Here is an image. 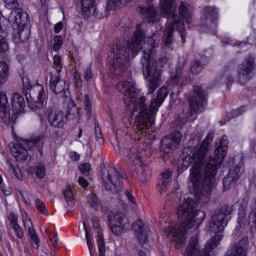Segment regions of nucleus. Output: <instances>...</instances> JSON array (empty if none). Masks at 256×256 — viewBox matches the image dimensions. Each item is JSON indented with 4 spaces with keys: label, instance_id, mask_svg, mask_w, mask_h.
<instances>
[{
    "label": "nucleus",
    "instance_id": "nucleus-1",
    "mask_svg": "<svg viewBox=\"0 0 256 256\" xmlns=\"http://www.w3.org/2000/svg\"><path fill=\"white\" fill-rule=\"evenodd\" d=\"M213 141V134L209 133L200 147L193 149L187 148L180 160L178 166L179 173L190 168L188 178V189L194 195H209L213 189V182L217 175V169L221 167V163L227 157V149L229 147V139L223 136L214 152L216 158L207 159L209 153V144Z\"/></svg>",
    "mask_w": 256,
    "mask_h": 256
},
{
    "label": "nucleus",
    "instance_id": "nucleus-2",
    "mask_svg": "<svg viewBox=\"0 0 256 256\" xmlns=\"http://www.w3.org/2000/svg\"><path fill=\"white\" fill-rule=\"evenodd\" d=\"M117 89L124 95V103L128 107H133L132 116L135 117V125L141 135L147 137L149 135V127L155 123V115L159 111V107L169 95V89L162 87L157 92V97L150 102V108L145 105V98L141 95V91L135 88V82L129 80L127 82H119Z\"/></svg>",
    "mask_w": 256,
    "mask_h": 256
},
{
    "label": "nucleus",
    "instance_id": "nucleus-3",
    "mask_svg": "<svg viewBox=\"0 0 256 256\" xmlns=\"http://www.w3.org/2000/svg\"><path fill=\"white\" fill-rule=\"evenodd\" d=\"M195 207H197V202L190 196H184L177 212L181 227L170 226L166 229V237L175 243L176 249H180L181 245L185 243V231L189 229L197 230L205 221V212L201 210L194 211Z\"/></svg>",
    "mask_w": 256,
    "mask_h": 256
},
{
    "label": "nucleus",
    "instance_id": "nucleus-4",
    "mask_svg": "<svg viewBox=\"0 0 256 256\" xmlns=\"http://www.w3.org/2000/svg\"><path fill=\"white\" fill-rule=\"evenodd\" d=\"M175 9H177L175 0H160V11L167 18L164 31V45L166 47L173 43L175 28L180 33L182 41H185V25H189L193 19L194 8L191 4L181 2L178 7V16L175 14Z\"/></svg>",
    "mask_w": 256,
    "mask_h": 256
},
{
    "label": "nucleus",
    "instance_id": "nucleus-5",
    "mask_svg": "<svg viewBox=\"0 0 256 256\" xmlns=\"http://www.w3.org/2000/svg\"><path fill=\"white\" fill-rule=\"evenodd\" d=\"M141 43H143V31L141 25H137L136 32L132 38L131 43H118L111 49L110 58L112 70L115 75H121L127 68L129 60L133 59L139 51H141Z\"/></svg>",
    "mask_w": 256,
    "mask_h": 256
},
{
    "label": "nucleus",
    "instance_id": "nucleus-6",
    "mask_svg": "<svg viewBox=\"0 0 256 256\" xmlns=\"http://www.w3.org/2000/svg\"><path fill=\"white\" fill-rule=\"evenodd\" d=\"M143 57L141 59L143 75L146 79V87L148 89V94L153 95L157 90V87L161 85V66L159 63H153L151 55H153V49H155V40L153 38H148L147 42L144 43Z\"/></svg>",
    "mask_w": 256,
    "mask_h": 256
},
{
    "label": "nucleus",
    "instance_id": "nucleus-7",
    "mask_svg": "<svg viewBox=\"0 0 256 256\" xmlns=\"http://www.w3.org/2000/svg\"><path fill=\"white\" fill-rule=\"evenodd\" d=\"M229 215H231V209L222 208L220 212L212 215L209 223L207 224L205 231L208 235H215L206 244V251H213L221 243L223 239V230L225 225L229 221Z\"/></svg>",
    "mask_w": 256,
    "mask_h": 256
},
{
    "label": "nucleus",
    "instance_id": "nucleus-8",
    "mask_svg": "<svg viewBox=\"0 0 256 256\" xmlns=\"http://www.w3.org/2000/svg\"><path fill=\"white\" fill-rule=\"evenodd\" d=\"M102 179L104 181L105 188L108 191H115L123 187L121 179H125V173L123 170L117 171V169L113 167L103 168Z\"/></svg>",
    "mask_w": 256,
    "mask_h": 256
},
{
    "label": "nucleus",
    "instance_id": "nucleus-9",
    "mask_svg": "<svg viewBox=\"0 0 256 256\" xmlns=\"http://www.w3.org/2000/svg\"><path fill=\"white\" fill-rule=\"evenodd\" d=\"M43 141V136H37L33 138L32 141L28 140H21L20 142H16L10 146V152L13 158L16 159V161H26L29 153L27 152V149L31 147V143L37 144L41 143Z\"/></svg>",
    "mask_w": 256,
    "mask_h": 256
},
{
    "label": "nucleus",
    "instance_id": "nucleus-10",
    "mask_svg": "<svg viewBox=\"0 0 256 256\" xmlns=\"http://www.w3.org/2000/svg\"><path fill=\"white\" fill-rule=\"evenodd\" d=\"M110 229L113 235H123L129 229V219L121 212H116L110 215Z\"/></svg>",
    "mask_w": 256,
    "mask_h": 256
},
{
    "label": "nucleus",
    "instance_id": "nucleus-11",
    "mask_svg": "<svg viewBox=\"0 0 256 256\" xmlns=\"http://www.w3.org/2000/svg\"><path fill=\"white\" fill-rule=\"evenodd\" d=\"M28 17L27 12L23 11L21 8H18L16 10H12L8 17V22L14 31L21 33L23 29H25V25H27Z\"/></svg>",
    "mask_w": 256,
    "mask_h": 256
},
{
    "label": "nucleus",
    "instance_id": "nucleus-12",
    "mask_svg": "<svg viewBox=\"0 0 256 256\" xmlns=\"http://www.w3.org/2000/svg\"><path fill=\"white\" fill-rule=\"evenodd\" d=\"M44 115L48 119L51 127H55L56 129H63V127H65V123L67 122V115H65V112L48 108Z\"/></svg>",
    "mask_w": 256,
    "mask_h": 256
},
{
    "label": "nucleus",
    "instance_id": "nucleus-13",
    "mask_svg": "<svg viewBox=\"0 0 256 256\" xmlns=\"http://www.w3.org/2000/svg\"><path fill=\"white\" fill-rule=\"evenodd\" d=\"M255 69V60L253 57L245 60L238 68V81L241 85H245L247 81L253 77V70Z\"/></svg>",
    "mask_w": 256,
    "mask_h": 256
},
{
    "label": "nucleus",
    "instance_id": "nucleus-14",
    "mask_svg": "<svg viewBox=\"0 0 256 256\" xmlns=\"http://www.w3.org/2000/svg\"><path fill=\"white\" fill-rule=\"evenodd\" d=\"M128 157L130 159V163H133V166H132L133 171H136L138 175L145 177V175L149 173V167L146 166L145 162H143V160L141 159V156L139 155V153L135 148L130 150Z\"/></svg>",
    "mask_w": 256,
    "mask_h": 256
},
{
    "label": "nucleus",
    "instance_id": "nucleus-15",
    "mask_svg": "<svg viewBox=\"0 0 256 256\" xmlns=\"http://www.w3.org/2000/svg\"><path fill=\"white\" fill-rule=\"evenodd\" d=\"M181 132L179 131H174L170 134L168 137H164L162 139V151L164 153H171L173 149H177L179 143H181Z\"/></svg>",
    "mask_w": 256,
    "mask_h": 256
},
{
    "label": "nucleus",
    "instance_id": "nucleus-16",
    "mask_svg": "<svg viewBox=\"0 0 256 256\" xmlns=\"http://www.w3.org/2000/svg\"><path fill=\"white\" fill-rule=\"evenodd\" d=\"M22 221L24 223V229L28 231V235H30L31 243L34 249H39V236H37V232H35V229L33 228V222H31V219H29V216H27V213H22Z\"/></svg>",
    "mask_w": 256,
    "mask_h": 256
},
{
    "label": "nucleus",
    "instance_id": "nucleus-17",
    "mask_svg": "<svg viewBox=\"0 0 256 256\" xmlns=\"http://www.w3.org/2000/svg\"><path fill=\"white\" fill-rule=\"evenodd\" d=\"M191 111H198L199 107L205 103V93L201 87H194L193 96L189 100Z\"/></svg>",
    "mask_w": 256,
    "mask_h": 256
},
{
    "label": "nucleus",
    "instance_id": "nucleus-18",
    "mask_svg": "<svg viewBox=\"0 0 256 256\" xmlns=\"http://www.w3.org/2000/svg\"><path fill=\"white\" fill-rule=\"evenodd\" d=\"M49 87L53 93L59 95V93H63L67 87V83L65 80H61V75L59 72L57 74H51Z\"/></svg>",
    "mask_w": 256,
    "mask_h": 256
},
{
    "label": "nucleus",
    "instance_id": "nucleus-19",
    "mask_svg": "<svg viewBox=\"0 0 256 256\" xmlns=\"http://www.w3.org/2000/svg\"><path fill=\"white\" fill-rule=\"evenodd\" d=\"M243 173V167L240 165L236 166L234 169L229 171V175L226 176L223 180L224 189H231V186L234 185L235 181L241 177Z\"/></svg>",
    "mask_w": 256,
    "mask_h": 256
},
{
    "label": "nucleus",
    "instance_id": "nucleus-20",
    "mask_svg": "<svg viewBox=\"0 0 256 256\" xmlns=\"http://www.w3.org/2000/svg\"><path fill=\"white\" fill-rule=\"evenodd\" d=\"M81 11L83 17H96L97 2L95 0H81Z\"/></svg>",
    "mask_w": 256,
    "mask_h": 256
},
{
    "label": "nucleus",
    "instance_id": "nucleus-21",
    "mask_svg": "<svg viewBox=\"0 0 256 256\" xmlns=\"http://www.w3.org/2000/svg\"><path fill=\"white\" fill-rule=\"evenodd\" d=\"M11 103L12 111L15 115H21V113H24L26 107L25 97L21 96L19 93H14L11 97Z\"/></svg>",
    "mask_w": 256,
    "mask_h": 256
},
{
    "label": "nucleus",
    "instance_id": "nucleus-22",
    "mask_svg": "<svg viewBox=\"0 0 256 256\" xmlns=\"http://www.w3.org/2000/svg\"><path fill=\"white\" fill-rule=\"evenodd\" d=\"M132 231L140 244L147 242V231H145V224L142 220H138L133 223Z\"/></svg>",
    "mask_w": 256,
    "mask_h": 256
},
{
    "label": "nucleus",
    "instance_id": "nucleus-23",
    "mask_svg": "<svg viewBox=\"0 0 256 256\" xmlns=\"http://www.w3.org/2000/svg\"><path fill=\"white\" fill-rule=\"evenodd\" d=\"M0 117L3 121H9L11 117L9 98L5 92H0Z\"/></svg>",
    "mask_w": 256,
    "mask_h": 256
},
{
    "label": "nucleus",
    "instance_id": "nucleus-24",
    "mask_svg": "<svg viewBox=\"0 0 256 256\" xmlns=\"http://www.w3.org/2000/svg\"><path fill=\"white\" fill-rule=\"evenodd\" d=\"M35 91H37V101L35 103H32L31 101H28L29 106L31 109H43L46 95H45V88L42 85L35 86Z\"/></svg>",
    "mask_w": 256,
    "mask_h": 256
},
{
    "label": "nucleus",
    "instance_id": "nucleus-25",
    "mask_svg": "<svg viewBox=\"0 0 256 256\" xmlns=\"http://www.w3.org/2000/svg\"><path fill=\"white\" fill-rule=\"evenodd\" d=\"M247 245V238L242 239L227 252V256H247Z\"/></svg>",
    "mask_w": 256,
    "mask_h": 256
},
{
    "label": "nucleus",
    "instance_id": "nucleus-26",
    "mask_svg": "<svg viewBox=\"0 0 256 256\" xmlns=\"http://www.w3.org/2000/svg\"><path fill=\"white\" fill-rule=\"evenodd\" d=\"M8 221L10 222L11 228L15 232L16 237H18V239H23V228H21L18 223L19 217L17 216V214L11 212L8 216Z\"/></svg>",
    "mask_w": 256,
    "mask_h": 256
},
{
    "label": "nucleus",
    "instance_id": "nucleus-27",
    "mask_svg": "<svg viewBox=\"0 0 256 256\" xmlns=\"http://www.w3.org/2000/svg\"><path fill=\"white\" fill-rule=\"evenodd\" d=\"M216 19H217V9L215 7L204 8L201 16V22L204 25H207V23H214Z\"/></svg>",
    "mask_w": 256,
    "mask_h": 256
},
{
    "label": "nucleus",
    "instance_id": "nucleus-28",
    "mask_svg": "<svg viewBox=\"0 0 256 256\" xmlns=\"http://www.w3.org/2000/svg\"><path fill=\"white\" fill-rule=\"evenodd\" d=\"M171 175L173 174L169 170L162 173V177L158 183L160 193H165V191L169 189V186L171 185Z\"/></svg>",
    "mask_w": 256,
    "mask_h": 256
},
{
    "label": "nucleus",
    "instance_id": "nucleus-29",
    "mask_svg": "<svg viewBox=\"0 0 256 256\" xmlns=\"http://www.w3.org/2000/svg\"><path fill=\"white\" fill-rule=\"evenodd\" d=\"M64 199L70 207L75 205V195L73 194V188H71L70 184H67L64 188Z\"/></svg>",
    "mask_w": 256,
    "mask_h": 256
},
{
    "label": "nucleus",
    "instance_id": "nucleus-30",
    "mask_svg": "<svg viewBox=\"0 0 256 256\" xmlns=\"http://www.w3.org/2000/svg\"><path fill=\"white\" fill-rule=\"evenodd\" d=\"M141 14L143 15L144 19H147L150 23H154L155 17H157V12L153 6L149 8H141Z\"/></svg>",
    "mask_w": 256,
    "mask_h": 256
},
{
    "label": "nucleus",
    "instance_id": "nucleus-31",
    "mask_svg": "<svg viewBox=\"0 0 256 256\" xmlns=\"http://www.w3.org/2000/svg\"><path fill=\"white\" fill-rule=\"evenodd\" d=\"M131 0H109L107 2V11H111L113 9H117V7H125L127 3H130Z\"/></svg>",
    "mask_w": 256,
    "mask_h": 256
},
{
    "label": "nucleus",
    "instance_id": "nucleus-32",
    "mask_svg": "<svg viewBox=\"0 0 256 256\" xmlns=\"http://www.w3.org/2000/svg\"><path fill=\"white\" fill-rule=\"evenodd\" d=\"M126 199L128 203H124L125 209H135L137 207V200H135V197L129 190H126L125 192Z\"/></svg>",
    "mask_w": 256,
    "mask_h": 256
},
{
    "label": "nucleus",
    "instance_id": "nucleus-33",
    "mask_svg": "<svg viewBox=\"0 0 256 256\" xmlns=\"http://www.w3.org/2000/svg\"><path fill=\"white\" fill-rule=\"evenodd\" d=\"M9 77V65L5 62H0V83H5Z\"/></svg>",
    "mask_w": 256,
    "mask_h": 256
},
{
    "label": "nucleus",
    "instance_id": "nucleus-34",
    "mask_svg": "<svg viewBox=\"0 0 256 256\" xmlns=\"http://www.w3.org/2000/svg\"><path fill=\"white\" fill-rule=\"evenodd\" d=\"M83 227L85 230L86 241H87L90 256H93V249L95 248V245H93V239L91 237V234H89V230H87V225L85 223H83Z\"/></svg>",
    "mask_w": 256,
    "mask_h": 256
},
{
    "label": "nucleus",
    "instance_id": "nucleus-35",
    "mask_svg": "<svg viewBox=\"0 0 256 256\" xmlns=\"http://www.w3.org/2000/svg\"><path fill=\"white\" fill-rule=\"evenodd\" d=\"M35 206L37 207L38 211L42 213V215L49 216V213L47 212V207L45 206V203L42 202L41 199L37 198L35 200Z\"/></svg>",
    "mask_w": 256,
    "mask_h": 256
},
{
    "label": "nucleus",
    "instance_id": "nucleus-36",
    "mask_svg": "<svg viewBox=\"0 0 256 256\" xmlns=\"http://www.w3.org/2000/svg\"><path fill=\"white\" fill-rule=\"evenodd\" d=\"M6 51H9V42L7 38L0 35V53H6Z\"/></svg>",
    "mask_w": 256,
    "mask_h": 256
},
{
    "label": "nucleus",
    "instance_id": "nucleus-37",
    "mask_svg": "<svg viewBox=\"0 0 256 256\" xmlns=\"http://www.w3.org/2000/svg\"><path fill=\"white\" fill-rule=\"evenodd\" d=\"M7 9H12L13 11L19 9V2L17 0H4Z\"/></svg>",
    "mask_w": 256,
    "mask_h": 256
},
{
    "label": "nucleus",
    "instance_id": "nucleus-38",
    "mask_svg": "<svg viewBox=\"0 0 256 256\" xmlns=\"http://www.w3.org/2000/svg\"><path fill=\"white\" fill-rule=\"evenodd\" d=\"M67 115H73L74 117H79V108L75 106V103L71 102L67 110Z\"/></svg>",
    "mask_w": 256,
    "mask_h": 256
},
{
    "label": "nucleus",
    "instance_id": "nucleus-39",
    "mask_svg": "<svg viewBox=\"0 0 256 256\" xmlns=\"http://www.w3.org/2000/svg\"><path fill=\"white\" fill-rule=\"evenodd\" d=\"M97 243H98L99 255L105 256V242L103 241V238L101 237V235H98Z\"/></svg>",
    "mask_w": 256,
    "mask_h": 256
},
{
    "label": "nucleus",
    "instance_id": "nucleus-40",
    "mask_svg": "<svg viewBox=\"0 0 256 256\" xmlns=\"http://www.w3.org/2000/svg\"><path fill=\"white\" fill-rule=\"evenodd\" d=\"M61 45H63V37L55 36L54 44H53V51H59V49H61Z\"/></svg>",
    "mask_w": 256,
    "mask_h": 256
},
{
    "label": "nucleus",
    "instance_id": "nucleus-41",
    "mask_svg": "<svg viewBox=\"0 0 256 256\" xmlns=\"http://www.w3.org/2000/svg\"><path fill=\"white\" fill-rule=\"evenodd\" d=\"M53 61H54V68L58 73L63 69V65H61V56L59 55H54L53 56Z\"/></svg>",
    "mask_w": 256,
    "mask_h": 256
},
{
    "label": "nucleus",
    "instance_id": "nucleus-42",
    "mask_svg": "<svg viewBox=\"0 0 256 256\" xmlns=\"http://www.w3.org/2000/svg\"><path fill=\"white\" fill-rule=\"evenodd\" d=\"M245 215H246L245 206L240 207L239 211H238V223H239V225H243V223H245Z\"/></svg>",
    "mask_w": 256,
    "mask_h": 256
},
{
    "label": "nucleus",
    "instance_id": "nucleus-43",
    "mask_svg": "<svg viewBox=\"0 0 256 256\" xmlns=\"http://www.w3.org/2000/svg\"><path fill=\"white\" fill-rule=\"evenodd\" d=\"M201 71H203V66H201V64L198 61L194 62V64L191 66V72L194 75H197L201 73Z\"/></svg>",
    "mask_w": 256,
    "mask_h": 256
},
{
    "label": "nucleus",
    "instance_id": "nucleus-44",
    "mask_svg": "<svg viewBox=\"0 0 256 256\" xmlns=\"http://www.w3.org/2000/svg\"><path fill=\"white\" fill-rule=\"evenodd\" d=\"M84 104H85L86 113H88L89 115V113H91L92 104H91V98L87 94L84 96Z\"/></svg>",
    "mask_w": 256,
    "mask_h": 256
},
{
    "label": "nucleus",
    "instance_id": "nucleus-45",
    "mask_svg": "<svg viewBox=\"0 0 256 256\" xmlns=\"http://www.w3.org/2000/svg\"><path fill=\"white\" fill-rule=\"evenodd\" d=\"M82 175H89V172L91 171V164L90 163H84L80 165L79 167Z\"/></svg>",
    "mask_w": 256,
    "mask_h": 256
},
{
    "label": "nucleus",
    "instance_id": "nucleus-46",
    "mask_svg": "<svg viewBox=\"0 0 256 256\" xmlns=\"http://www.w3.org/2000/svg\"><path fill=\"white\" fill-rule=\"evenodd\" d=\"M36 175L40 179H43V177H45V166H38V167H36Z\"/></svg>",
    "mask_w": 256,
    "mask_h": 256
},
{
    "label": "nucleus",
    "instance_id": "nucleus-47",
    "mask_svg": "<svg viewBox=\"0 0 256 256\" xmlns=\"http://www.w3.org/2000/svg\"><path fill=\"white\" fill-rule=\"evenodd\" d=\"M78 183L81 187H83V189L89 187V181H87V179H85L84 177H80L78 179Z\"/></svg>",
    "mask_w": 256,
    "mask_h": 256
},
{
    "label": "nucleus",
    "instance_id": "nucleus-48",
    "mask_svg": "<svg viewBox=\"0 0 256 256\" xmlns=\"http://www.w3.org/2000/svg\"><path fill=\"white\" fill-rule=\"evenodd\" d=\"M12 171H13L15 177H16L19 181H21V179H22L21 170H20L19 168L15 167V166H12Z\"/></svg>",
    "mask_w": 256,
    "mask_h": 256
},
{
    "label": "nucleus",
    "instance_id": "nucleus-49",
    "mask_svg": "<svg viewBox=\"0 0 256 256\" xmlns=\"http://www.w3.org/2000/svg\"><path fill=\"white\" fill-rule=\"evenodd\" d=\"M2 191L4 193V195H11L13 193V189H11V187L9 186H2Z\"/></svg>",
    "mask_w": 256,
    "mask_h": 256
},
{
    "label": "nucleus",
    "instance_id": "nucleus-50",
    "mask_svg": "<svg viewBox=\"0 0 256 256\" xmlns=\"http://www.w3.org/2000/svg\"><path fill=\"white\" fill-rule=\"evenodd\" d=\"M85 79L86 81H91V79H93V72L91 71V69L86 70Z\"/></svg>",
    "mask_w": 256,
    "mask_h": 256
},
{
    "label": "nucleus",
    "instance_id": "nucleus-51",
    "mask_svg": "<svg viewBox=\"0 0 256 256\" xmlns=\"http://www.w3.org/2000/svg\"><path fill=\"white\" fill-rule=\"evenodd\" d=\"M63 29V22H58L55 27L54 31L55 33H61V30Z\"/></svg>",
    "mask_w": 256,
    "mask_h": 256
},
{
    "label": "nucleus",
    "instance_id": "nucleus-52",
    "mask_svg": "<svg viewBox=\"0 0 256 256\" xmlns=\"http://www.w3.org/2000/svg\"><path fill=\"white\" fill-rule=\"evenodd\" d=\"M88 203H90V205L92 206L97 205V198L95 197V195H92L88 198Z\"/></svg>",
    "mask_w": 256,
    "mask_h": 256
},
{
    "label": "nucleus",
    "instance_id": "nucleus-53",
    "mask_svg": "<svg viewBox=\"0 0 256 256\" xmlns=\"http://www.w3.org/2000/svg\"><path fill=\"white\" fill-rule=\"evenodd\" d=\"M70 157H71V159H73L74 161H79V158H80V156H79V154H78L77 152H72V153L70 154Z\"/></svg>",
    "mask_w": 256,
    "mask_h": 256
},
{
    "label": "nucleus",
    "instance_id": "nucleus-54",
    "mask_svg": "<svg viewBox=\"0 0 256 256\" xmlns=\"http://www.w3.org/2000/svg\"><path fill=\"white\" fill-rule=\"evenodd\" d=\"M96 139L99 143H103V134H101V132L96 133Z\"/></svg>",
    "mask_w": 256,
    "mask_h": 256
},
{
    "label": "nucleus",
    "instance_id": "nucleus-55",
    "mask_svg": "<svg viewBox=\"0 0 256 256\" xmlns=\"http://www.w3.org/2000/svg\"><path fill=\"white\" fill-rule=\"evenodd\" d=\"M75 87H77L78 89H80V87H83V82L81 80H77L75 82Z\"/></svg>",
    "mask_w": 256,
    "mask_h": 256
},
{
    "label": "nucleus",
    "instance_id": "nucleus-56",
    "mask_svg": "<svg viewBox=\"0 0 256 256\" xmlns=\"http://www.w3.org/2000/svg\"><path fill=\"white\" fill-rule=\"evenodd\" d=\"M138 255H139V256H149V253H147V252H145V251H143V250H140V251L138 252Z\"/></svg>",
    "mask_w": 256,
    "mask_h": 256
},
{
    "label": "nucleus",
    "instance_id": "nucleus-57",
    "mask_svg": "<svg viewBox=\"0 0 256 256\" xmlns=\"http://www.w3.org/2000/svg\"><path fill=\"white\" fill-rule=\"evenodd\" d=\"M81 137H83V131L80 130V132L78 134V138L81 139Z\"/></svg>",
    "mask_w": 256,
    "mask_h": 256
},
{
    "label": "nucleus",
    "instance_id": "nucleus-58",
    "mask_svg": "<svg viewBox=\"0 0 256 256\" xmlns=\"http://www.w3.org/2000/svg\"><path fill=\"white\" fill-rule=\"evenodd\" d=\"M40 2H41V5H46L47 0H40Z\"/></svg>",
    "mask_w": 256,
    "mask_h": 256
},
{
    "label": "nucleus",
    "instance_id": "nucleus-59",
    "mask_svg": "<svg viewBox=\"0 0 256 256\" xmlns=\"http://www.w3.org/2000/svg\"><path fill=\"white\" fill-rule=\"evenodd\" d=\"M3 183V177L0 175V185Z\"/></svg>",
    "mask_w": 256,
    "mask_h": 256
},
{
    "label": "nucleus",
    "instance_id": "nucleus-60",
    "mask_svg": "<svg viewBox=\"0 0 256 256\" xmlns=\"http://www.w3.org/2000/svg\"><path fill=\"white\" fill-rule=\"evenodd\" d=\"M227 83H231V79H229Z\"/></svg>",
    "mask_w": 256,
    "mask_h": 256
},
{
    "label": "nucleus",
    "instance_id": "nucleus-61",
    "mask_svg": "<svg viewBox=\"0 0 256 256\" xmlns=\"http://www.w3.org/2000/svg\"><path fill=\"white\" fill-rule=\"evenodd\" d=\"M56 239V241L58 240V238H55Z\"/></svg>",
    "mask_w": 256,
    "mask_h": 256
}]
</instances>
